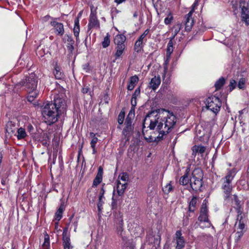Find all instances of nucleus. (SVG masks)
<instances>
[{"label": "nucleus", "mask_w": 249, "mask_h": 249, "mask_svg": "<svg viewBox=\"0 0 249 249\" xmlns=\"http://www.w3.org/2000/svg\"><path fill=\"white\" fill-rule=\"evenodd\" d=\"M181 28V24L179 23H178L175 25L172 30V32L174 34V36L172 38H174L175 36L178 34V33L179 32Z\"/></svg>", "instance_id": "4c0bfd02"}, {"label": "nucleus", "mask_w": 249, "mask_h": 249, "mask_svg": "<svg viewBox=\"0 0 249 249\" xmlns=\"http://www.w3.org/2000/svg\"><path fill=\"white\" fill-rule=\"evenodd\" d=\"M160 76H155L151 79L149 83V87L153 90H156L160 84Z\"/></svg>", "instance_id": "f3484780"}, {"label": "nucleus", "mask_w": 249, "mask_h": 249, "mask_svg": "<svg viewBox=\"0 0 249 249\" xmlns=\"http://www.w3.org/2000/svg\"><path fill=\"white\" fill-rule=\"evenodd\" d=\"M103 203H104V202L102 201V199H99V201L97 203V208H98V211L99 212H101L102 209V206H103Z\"/></svg>", "instance_id": "13d9d810"}, {"label": "nucleus", "mask_w": 249, "mask_h": 249, "mask_svg": "<svg viewBox=\"0 0 249 249\" xmlns=\"http://www.w3.org/2000/svg\"><path fill=\"white\" fill-rule=\"evenodd\" d=\"M39 56H43L44 54H46V52L45 51V49H41V50H38L37 53H36Z\"/></svg>", "instance_id": "bf43d9fd"}, {"label": "nucleus", "mask_w": 249, "mask_h": 249, "mask_svg": "<svg viewBox=\"0 0 249 249\" xmlns=\"http://www.w3.org/2000/svg\"><path fill=\"white\" fill-rule=\"evenodd\" d=\"M197 203V198L196 197L193 196V198L189 202V211L190 212H194L195 210V207Z\"/></svg>", "instance_id": "2f4dec72"}, {"label": "nucleus", "mask_w": 249, "mask_h": 249, "mask_svg": "<svg viewBox=\"0 0 249 249\" xmlns=\"http://www.w3.org/2000/svg\"><path fill=\"white\" fill-rule=\"evenodd\" d=\"M193 13V10H191L185 17V30L187 32L191 31L194 24V20L192 18Z\"/></svg>", "instance_id": "f8f14e48"}, {"label": "nucleus", "mask_w": 249, "mask_h": 249, "mask_svg": "<svg viewBox=\"0 0 249 249\" xmlns=\"http://www.w3.org/2000/svg\"><path fill=\"white\" fill-rule=\"evenodd\" d=\"M73 30L74 35L76 37V39L77 41L80 32L79 19H78V18L74 19V25Z\"/></svg>", "instance_id": "a878e982"}, {"label": "nucleus", "mask_w": 249, "mask_h": 249, "mask_svg": "<svg viewBox=\"0 0 249 249\" xmlns=\"http://www.w3.org/2000/svg\"><path fill=\"white\" fill-rule=\"evenodd\" d=\"M131 104L132 105L131 108H133L135 109V107L137 105V99L131 98Z\"/></svg>", "instance_id": "052dcab7"}, {"label": "nucleus", "mask_w": 249, "mask_h": 249, "mask_svg": "<svg viewBox=\"0 0 249 249\" xmlns=\"http://www.w3.org/2000/svg\"><path fill=\"white\" fill-rule=\"evenodd\" d=\"M73 44H71V43H68L67 45V48L69 52V54H68V55H69V56L70 55L72 54V52L74 50V47H73Z\"/></svg>", "instance_id": "603ef678"}, {"label": "nucleus", "mask_w": 249, "mask_h": 249, "mask_svg": "<svg viewBox=\"0 0 249 249\" xmlns=\"http://www.w3.org/2000/svg\"><path fill=\"white\" fill-rule=\"evenodd\" d=\"M236 82L234 79H231L230 80V84L229 85V89L230 91H231L233 90L236 87Z\"/></svg>", "instance_id": "c03bdc74"}, {"label": "nucleus", "mask_w": 249, "mask_h": 249, "mask_svg": "<svg viewBox=\"0 0 249 249\" xmlns=\"http://www.w3.org/2000/svg\"><path fill=\"white\" fill-rule=\"evenodd\" d=\"M238 221V228L237 229L239 230V231H244V229L245 228V225L243 219H242V217H240V219L239 220H237Z\"/></svg>", "instance_id": "79ce46f5"}, {"label": "nucleus", "mask_w": 249, "mask_h": 249, "mask_svg": "<svg viewBox=\"0 0 249 249\" xmlns=\"http://www.w3.org/2000/svg\"><path fill=\"white\" fill-rule=\"evenodd\" d=\"M246 231V230H245L244 231H237V232L235 233V241L236 243H238L241 238L242 237V236L243 235L244 232Z\"/></svg>", "instance_id": "e433bc0d"}, {"label": "nucleus", "mask_w": 249, "mask_h": 249, "mask_svg": "<svg viewBox=\"0 0 249 249\" xmlns=\"http://www.w3.org/2000/svg\"><path fill=\"white\" fill-rule=\"evenodd\" d=\"M232 8L235 14L238 12H240V16L249 14V5L245 1L241 0L239 2L232 1Z\"/></svg>", "instance_id": "0eeeda50"}, {"label": "nucleus", "mask_w": 249, "mask_h": 249, "mask_svg": "<svg viewBox=\"0 0 249 249\" xmlns=\"http://www.w3.org/2000/svg\"><path fill=\"white\" fill-rule=\"evenodd\" d=\"M68 43L74 44V40L72 39L71 37L68 36L67 39Z\"/></svg>", "instance_id": "338daca9"}, {"label": "nucleus", "mask_w": 249, "mask_h": 249, "mask_svg": "<svg viewBox=\"0 0 249 249\" xmlns=\"http://www.w3.org/2000/svg\"><path fill=\"white\" fill-rule=\"evenodd\" d=\"M225 83V79L221 77L218 80H217L215 84L214 87L216 90L220 89Z\"/></svg>", "instance_id": "7c9ffc66"}, {"label": "nucleus", "mask_w": 249, "mask_h": 249, "mask_svg": "<svg viewBox=\"0 0 249 249\" xmlns=\"http://www.w3.org/2000/svg\"><path fill=\"white\" fill-rule=\"evenodd\" d=\"M64 249H72L73 247L71 245L70 237H65L63 239Z\"/></svg>", "instance_id": "c85d7f7f"}, {"label": "nucleus", "mask_w": 249, "mask_h": 249, "mask_svg": "<svg viewBox=\"0 0 249 249\" xmlns=\"http://www.w3.org/2000/svg\"><path fill=\"white\" fill-rule=\"evenodd\" d=\"M16 136L18 140H21L24 139L27 135L25 129L22 127H20L18 129Z\"/></svg>", "instance_id": "cd10ccee"}, {"label": "nucleus", "mask_w": 249, "mask_h": 249, "mask_svg": "<svg viewBox=\"0 0 249 249\" xmlns=\"http://www.w3.org/2000/svg\"><path fill=\"white\" fill-rule=\"evenodd\" d=\"M123 241V249H134L135 244L132 240H127L125 237H122Z\"/></svg>", "instance_id": "aec40b11"}, {"label": "nucleus", "mask_w": 249, "mask_h": 249, "mask_svg": "<svg viewBox=\"0 0 249 249\" xmlns=\"http://www.w3.org/2000/svg\"><path fill=\"white\" fill-rule=\"evenodd\" d=\"M63 95H56L53 101L47 103L42 108V115L44 122L52 125L56 122L60 115L66 110V102Z\"/></svg>", "instance_id": "f03ea898"}, {"label": "nucleus", "mask_w": 249, "mask_h": 249, "mask_svg": "<svg viewBox=\"0 0 249 249\" xmlns=\"http://www.w3.org/2000/svg\"><path fill=\"white\" fill-rule=\"evenodd\" d=\"M245 84V80L244 78H241L238 84L237 85L238 87L240 89H243L244 88V85Z\"/></svg>", "instance_id": "3c124183"}, {"label": "nucleus", "mask_w": 249, "mask_h": 249, "mask_svg": "<svg viewBox=\"0 0 249 249\" xmlns=\"http://www.w3.org/2000/svg\"><path fill=\"white\" fill-rule=\"evenodd\" d=\"M190 183L192 189L195 191L200 190L202 186V179L194 175L190 178Z\"/></svg>", "instance_id": "1a4fd4ad"}, {"label": "nucleus", "mask_w": 249, "mask_h": 249, "mask_svg": "<svg viewBox=\"0 0 249 249\" xmlns=\"http://www.w3.org/2000/svg\"><path fill=\"white\" fill-rule=\"evenodd\" d=\"M208 209L206 203L203 202L200 211V214L198 217L199 226L202 229L209 228L212 224L208 218Z\"/></svg>", "instance_id": "423d86ee"}, {"label": "nucleus", "mask_w": 249, "mask_h": 249, "mask_svg": "<svg viewBox=\"0 0 249 249\" xmlns=\"http://www.w3.org/2000/svg\"><path fill=\"white\" fill-rule=\"evenodd\" d=\"M173 243L176 249H183L185 247L186 242L180 230L176 231Z\"/></svg>", "instance_id": "6e6552de"}, {"label": "nucleus", "mask_w": 249, "mask_h": 249, "mask_svg": "<svg viewBox=\"0 0 249 249\" xmlns=\"http://www.w3.org/2000/svg\"><path fill=\"white\" fill-rule=\"evenodd\" d=\"M205 103L206 108L215 114L219 112L222 105L219 98L213 95L206 98Z\"/></svg>", "instance_id": "39448f33"}, {"label": "nucleus", "mask_w": 249, "mask_h": 249, "mask_svg": "<svg viewBox=\"0 0 249 249\" xmlns=\"http://www.w3.org/2000/svg\"><path fill=\"white\" fill-rule=\"evenodd\" d=\"M116 232L118 235L123 236V231H124L123 219L121 216L119 217L116 220Z\"/></svg>", "instance_id": "dca6fc26"}, {"label": "nucleus", "mask_w": 249, "mask_h": 249, "mask_svg": "<svg viewBox=\"0 0 249 249\" xmlns=\"http://www.w3.org/2000/svg\"><path fill=\"white\" fill-rule=\"evenodd\" d=\"M125 117V112L124 111L121 110L118 117V122L119 124H123Z\"/></svg>", "instance_id": "58836bf2"}, {"label": "nucleus", "mask_w": 249, "mask_h": 249, "mask_svg": "<svg viewBox=\"0 0 249 249\" xmlns=\"http://www.w3.org/2000/svg\"><path fill=\"white\" fill-rule=\"evenodd\" d=\"M173 17L171 13H169L167 17L164 19V22L166 25L170 24L173 20Z\"/></svg>", "instance_id": "49530a36"}, {"label": "nucleus", "mask_w": 249, "mask_h": 249, "mask_svg": "<svg viewBox=\"0 0 249 249\" xmlns=\"http://www.w3.org/2000/svg\"><path fill=\"white\" fill-rule=\"evenodd\" d=\"M176 122L177 118L173 112L160 108L152 110L146 115L143 127V128L147 127L158 133L155 140L160 141L172 130Z\"/></svg>", "instance_id": "f257e3e1"}, {"label": "nucleus", "mask_w": 249, "mask_h": 249, "mask_svg": "<svg viewBox=\"0 0 249 249\" xmlns=\"http://www.w3.org/2000/svg\"><path fill=\"white\" fill-rule=\"evenodd\" d=\"M206 150V147L201 145H194L192 147V151L193 155L196 156L197 154H203Z\"/></svg>", "instance_id": "5701e85b"}, {"label": "nucleus", "mask_w": 249, "mask_h": 249, "mask_svg": "<svg viewBox=\"0 0 249 249\" xmlns=\"http://www.w3.org/2000/svg\"><path fill=\"white\" fill-rule=\"evenodd\" d=\"M99 27V22L97 19L96 13H95L91 9L88 23V29L90 30L92 28Z\"/></svg>", "instance_id": "9d476101"}, {"label": "nucleus", "mask_w": 249, "mask_h": 249, "mask_svg": "<svg viewBox=\"0 0 249 249\" xmlns=\"http://www.w3.org/2000/svg\"><path fill=\"white\" fill-rule=\"evenodd\" d=\"M38 77L34 73H31L17 83L15 86V89L17 90L22 88L26 90H32V91L36 89Z\"/></svg>", "instance_id": "20e7f679"}, {"label": "nucleus", "mask_w": 249, "mask_h": 249, "mask_svg": "<svg viewBox=\"0 0 249 249\" xmlns=\"http://www.w3.org/2000/svg\"><path fill=\"white\" fill-rule=\"evenodd\" d=\"M189 181L190 182V178H189L188 175L185 174L180 178L179 179V184L182 185H186Z\"/></svg>", "instance_id": "72a5a7b5"}, {"label": "nucleus", "mask_w": 249, "mask_h": 249, "mask_svg": "<svg viewBox=\"0 0 249 249\" xmlns=\"http://www.w3.org/2000/svg\"><path fill=\"white\" fill-rule=\"evenodd\" d=\"M127 185V183L126 182L121 183L120 180H118L116 190L117 194L119 196H121L124 194Z\"/></svg>", "instance_id": "412c9836"}, {"label": "nucleus", "mask_w": 249, "mask_h": 249, "mask_svg": "<svg viewBox=\"0 0 249 249\" xmlns=\"http://www.w3.org/2000/svg\"><path fill=\"white\" fill-rule=\"evenodd\" d=\"M174 50V47L173 45V38H170V40L169 41L167 46V49H166V59L165 61V64H167L169 59L171 57V55L172 53H173Z\"/></svg>", "instance_id": "4468645a"}, {"label": "nucleus", "mask_w": 249, "mask_h": 249, "mask_svg": "<svg viewBox=\"0 0 249 249\" xmlns=\"http://www.w3.org/2000/svg\"><path fill=\"white\" fill-rule=\"evenodd\" d=\"M237 173V170L235 168L228 169L226 176L222 178V184L221 188L224 194V200L226 203L231 202V191L232 190L231 182Z\"/></svg>", "instance_id": "7ed1b4c3"}, {"label": "nucleus", "mask_w": 249, "mask_h": 249, "mask_svg": "<svg viewBox=\"0 0 249 249\" xmlns=\"http://www.w3.org/2000/svg\"><path fill=\"white\" fill-rule=\"evenodd\" d=\"M110 36L108 33H107L106 36L104 38V40L102 42V46L104 48H106L110 45Z\"/></svg>", "instance_id": "f704fd0d"}, {"label": "nucleus", "mask_w": 249, "mask_h": 249, "mask_svg": "<svg viewBox=\"0 0 249 249\" xmlns=\"http://www.w3.org/2000/svg\"><path fill=\"white\" fill-rule=\"evenodd\" d=\"M53 74L56 79H63L65 77L64 73L62 71L61 67L57 64L54 67Z\"/></svg>", "instance_id": "6ab92c4d"}, {"label": "nucleus", "mask_w": 249, "mask_h": 249, "mask_svg": "<svg viewBox=\"0 0 249 249\" xmlns=\"http://www.w3.org/2000/svg\"><path fill=\"white\" fill-rule=\"evenodd\" d=\"M126 40V37L122 34L117 35L114 38V43L116 45H125L124 43Z\"/></svg>", "instance_id": "393cba45"}, {"label": "nucleus", "mask_w": 249, "mask_h": 249, "mask_svg": "<svg viewBox=\"0 0 249 249\" xmlns=\"http://www.w3.org/2000/svg\"><path fill=\"white\" fill-rule=\"evenodd\" d=\"M141 93V90L140 88H138L136 89L134 92V93L132 94V98L133 99H137V98L140 96Z\"/></svg>", "instance_id": "864d4df0"}, {"label": "nucleus", "mask_w": 249, "mask_h": 249, "mask_svg": "<svg viewBox=\"0 0 249 249\" xmlns=\"http://www.w3.org/2000/svg\"><path fill=\"white\" fill-rule=\"evenodd\" d=\"M233 201L234 202L236 207L240 206V201L238 199V196L236 195H233L232 196V197L231 196V201Z\"/></svg>", "instance_id": "37998d69"}, {"label": "nucleus", "mask_w": 249, "mask_h": 249, "mask_svg": "<svg viewBox=\"0 0 249 249\" xmlns=\"http://www.w3.org/2000/svg\"><path fill=\"white\" fill-rule=\"evenodd\" d=\"M55 19H56L55 18ZM51 25L55 28V32L57 35L62 36L64 34V29L62 23L58 22L54 20L51 22Z\"/></svg>", "instance_id": "ddd939ff"}, {"label": "nucleus", "mask_w": 249, "mask_h": 249, "mask_svg": "<svg viewBox=\"0 0 249 249\" xmlns=\"http://www.w3.org/2000/svg\"><path fill=\"white\" fill-rule=\"evenodd\" d=\"M105 185V184H103L102 185V187L101 189L100 194H99V199H102L104 197V194L105 193V190L104 189V186Z\"/></svg>", "instance_id": "6e6d98bb"}, {"label": "nucleus", "mask_w": 249, "mask_h": 249, "mask_svg": "<svg viewBox=\"0 0 249 249\" xmlns=\"http://www.w3.org/2000/svg\"><path fill=\"white\" fill-rule=\"evenodd\" d=\"M50 247V238L48 234L45 235L44 241L42 245L43 249H48Z\"/></svg>", "instance_id": "c9c22d12"}, {"label": "nucleus", "mask_w": 249, "mask_h": 249, "mask_svg": "<svg viewBox=\"0 0 249 249\" xmlns=\"http://www.w3.org/2000/svg\"><path fill=\"white\" fill-rule=\"evenodd\" d=\"M64 210V206L63 205H61L55 213V216L56 220L59 221L61 219L62 217V213Z\"/></svg>", "instance_id": "c756f323"}, {"label": "nucleus", "mask_w": 249, "mask_h": 249, "mask_svg": "<svg viewBox=\"0 0 249 249\" xmlns=\"http://www.w3.org/2000/svg\"><path fill=\"white\" fill-rule=\"evenodd\" d=\"M27 129L29 133H32L33 132L34 128L32 124H29L27 125Z\"/></svg>", "instance_id": "680f3d73"}, {"label": "nucleus", "mask_w": 249, "mask_h": 249, "mask_svg": "<svg viewBox=\"0 0 249 249\" xmlns=\"http://www.w3.org/2000/svg\"><path fill=\"white\" fill-rule=\"evenodd\" d=\"M135 117L134 109L131 108L128 114L127 115L125 119L124 124H128L130 125H133V121Z\"/></svg>", "instance_id": "4be33fe9"}, {"label": "nucleus", "mask_w": 249, "mask_h": 249, "mask_svg": "<svg viewBox=\"0 0 249 249\" xmlns=\"http://www.w3.org/2000/svg\"><path fill=\"white\" fill-rule=\"evenodd\" d=\"M139 80V78L137 76L135 75L131 77L129 83L136 85Z\"/></svg>", "instance_id": "5fc2aeb1"}, {"label": "nucleus", "mask_w": 249, "mask_h": 249, "mask_svg": "<svg viewBox=\"0 0 249 249\" xmlns=\"http://www.w3.org/2000/svg\"><path fill=\"white\" fill-rule=\"evenodd\" d=\"M28 92V95L27 96V100L29 102H32L37 97L39 92L36 89L35 90H27Z\"/></svg>", "instance_id": "b1692460"}, {"label": "nucleus", "mask_w": 249, "mask_h": 249, "mask_svg": "<svg viewBox=\"0 0 249 249\" xmlns=\"http://www.w3.org/2000/svg\"><path fill=\"white\" fill-rule=\"evenodd\" d=\"M135 85L129 83L127 86V89L129 90H132L135 87Z\"/></svg>", "instance_id": "0e129e2a"}, {"label": "nucleus", "mask_w": 249, "mask_h": 249, "mask_svg": "<svg viewBox=\"0 0 249 249\" xmlns=\"http://www.w3.org/2000/svg\"><path fill=\"white\" fill-rule=\"evenodd\" d=\"M149 32V30L148 29L145 30L143 33L139 37L138 39L142 40V41H146V39H145L146 36L148 34Z\"/></svg>", "instance_id": "8fccbe9b"}, {"label": "nucleus", "mask_w": 249, "mask_h": 249, "mask_svg": "<svg viewBox=\"0 0 249 249\" xmlns=\"http://www.w3.org/2000/svg\"><path fill=\"white\" fill-rule=\"evenodd\" d=\"M241 20L246 26L249 25V14L241 15Z\"/></svg>", "instance_id": "ea45409f"}, {"label": "nucleus", "mask_w": 249, "mask_h": 249, "mask_svg": "<svg viewBox=\"0 0 249 249\" xmlns=\"http://www.w3.org/2000/svg\"><path fill=\"white\" fill-rule=\"evenodd\" d=\"M82 92L84 94L89 93V95H91V91L90 90V88L88 86L84 87L82 89Z\"/></svg>", "instance_id": "4d7b16f0"}, {"label": "nucleus", "mask_w": 249, "mask_h": 249, "mask_svg": "<svg viewBox=\"0 0 249 249\" xmlns=\"http://www.w3.org/2000/svg\"><path fill=\"white\" fill-rule=\"evenodd\" d=\"M62 236L63 238L64 237V236L66 237H70V236L67 235V228H65L63 230Z\"/></svg>", "instance_id": "69168bd1"}, {"label": "nucleus", "mask_w": 249, "mask_h": 249, "mask_svg": "<svg viewBox=\"0 0 249 249\" xmlns=\"http://www.w3.org/2000/svg\"><path fill=\"white\" fill-rule=\"evenodd\" d=\"M90 136H93V138H92L90 142V145L91 147H94V146H95L97 142L98 138L97 137H95L94 134L92 132L90 133Z\"/></svg>", "instance_id": "a18cd8bd"}, {"label": "nucleus", "mask_w": 249, "mask_h": 249, "mask_svg": "<svg viewBox=\"0 0 249 249\" xmlns=\"http://www.w3.org/2000/svg\"><path fill=\"white\" fill-rule=\"evenodd\" d=\"M112 206L113 208H115L117 206V201L114 198V196H112Z\"/></svg>", "instance_id": "e2e57ef3"}, {"label": "nucleus", "mask_w": 249, "mask_h": 249, "mask_svg": "<svg viewBox=\"0 0 249 249\" xmlns=\"http://www.w3.org/2000/svg\"><path fill=\"white\" fill-rule=\"evenodd\" d=\"M103 174V168L100 166L98 168V173L93 181V187L97 186L102 181Z\"/></svg>", "instance_id": "2eb2a0df"}, {"label": "nucleus", "mask_w": 249, "mask_h": 249, "mask_svg": "<svg viewBox=\"0 0 249 249\" xmlns=\"http://www.w3.org/2000/svg\"><path fill=\"white\" fill-rule=\"evenodd\" d=\"M125 126L123 130L122 134L125 138L129 139L133 130V125L124 124Z\"/></svg>", "instance_id": "a211bd4d"}, {"label": "nucleus", "mask_w": 249, "mask_h": 249, "mask_svg": "<svg viewBox=\"0 0 249 249\" xmlns=\"http://www.w3.org/2000/svg\"><path fill=\"white\" fill-rule=\"evenodd\" d=\"M173 190V187L170 183L167 184L163 188L162 190L165 194H168Z\"/></svg>", "instance_id": "a19ab883"}, {"label": "nucleus", "mask_w": 249, "mask_h": 249, "mask_svg": "<svg viewBox=\"0 0 249 249\" xmlns=\"http://www.w3.org/2000/svg\"><path fill=\"white\" fill-rule=\"evenodd\" d=\"M235 210L237 213V220H239V219H240V217H242V219H243V216L242 215V212L241 210V206L236 207Z\"/></svg>", "instance_id": "de8ad7c7"}, {"label": "nucleus", "mask_w": 249, "mask_h": 249, "mask_svg": "<svg viewBox=\"0 0 249 249\" xmlns=\"http://www.w3.org/2000/svg\"><path fill=\"white\" fill-rule=\"evenodd\" d=\"M196 135L199 138H209L210 135L207 130L204 128L201 125H197L196 127Z\"/></svg>", "instance_id": "9b49d317"}, {"label": "nucleus", "mask_w": 249, "mask_h": 249, "mask_svg": "<svg viewBox=\"0 0 249 249\" xmlns=\"http://www.w3.org/2000/svg\"><path fill=\"white\" fill-rule=\"evenodd\" d=\"M143 41L139 39L136 40L134 45V50L135 52L139 53L141 51L143 47Z\"/></svg>", "instance_id": "473e14b6"}, {"label": "nucleus", "mask_w": 249, "mask_h": 249, "mask_svg": "<svg viewBox=\"0 0 249 249\" xmlns=\"http://www.w3.org/2000/svg\"><path fill=\"white\" fill-rule=\"evenodd\" d=\"M125 45H117L115 49L116 50L115 53L116 59L119 58L123 53L125 49Z\"/></svg>", "instance_id": "bb28decb"}, {"label": "nucleus", "mask_w": 249, "mask_h": 249, "mask_svg": "<svg viewBox=\"0 0 249 249\" xmlns=\"http://www.w3.org/2000/svg\"><path fill=\"white\" fill-rule=\"evenodd\" d=\"M198 1L195 0V2L194 3L193 5H192V9L191 10H193V12H194L196 6L198 4Z\"/></svg>", "instance_id": "774afa93"}, {"label": "nucleus", "mask_w": 249, "mask_h": 249, "mask_svg": "<svg viewBox=\"0 0 249 249\" xmlns=\"http://www.w3.org/2000/svg\"><path fill=\"white\" fill-rule=\"evenodd\" d=\"M128 176L126 173H123L118 177V179H120L122 181H124V182H126V181L128 180Z\"/></svg>", "instance_id": "09e8293b"}]
</instances>
